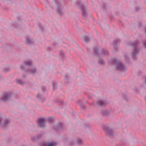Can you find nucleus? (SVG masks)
<instances>
[{
    "label": "nucleus",
    "instance_id": "4468645a",
    "mask_svg": "<svg viewBox=\"0 0 146 146\" xmlns=\"http://www.w3.org/2000/svg\"><path fill=\"white\" fill-rule=\"evenodd\" d=\"M53 87H54V86L53 84Z\"/></svg>",
    "mask_w": 146,
    "mask_h": 146
},
{
    "label": "nucleus",
    "instance_id": "39448f33",
    "mask_svg": "<svg viewBox=\"0 0 146 146\" xmlns=\"http://www.w3.org/2000/svg\"><path fill=\"white\" fill-rule=\"evenodd\" d=\"M17 83L21 85L23 84V83L20 79H18L17 80Z\"/></svg>",
    "mask_w": 146,
    "mask_h": 146
},
{
    "label": "nucleus",
    "instance_id": "f257e3e1",
    "mask_svg": "<svg viewBox=\"0 0 146 146\" xmlns=\"http://www.w3.org/2000/svg\"><path fill=\"white\" fill-rule=\"evenodd\" d=\"M113 63L116 66L117 69L118 70H121L123 69V65L120 63H119L118 61L115 59L113 61Z\"/></svg>",
    "mask_w": 146,
    "mask_h": 146
},
{
    "label": "nucleus",
    "instance_id": "20e7f679",
    "mask_svg": "<svg viewBox=\"0 0 146 146\" xmlns=\"http://www.w3.org/2000/svg\"><path fill=\"white\" fill-rule=\"evenodd\" d=\"M98 105L101 106H104L105 105V103L104 102L102 101H99L97 102Z\"/></svg>",
    "mask_w": 146,
    "mask_h": 146
},
{
    "label": "nucleus",
    "instance_id": "f8f14e48",
    "mask_svg": "<svg viewBox=\"0 0 146 146\" xmlns=\"http://www.w3.org/2000/svg\"><path fill=\"white\" fill-rule=\"evenodd\" d=\"M101 61H102V62H100V61H99V63H100V64H102L103 63V61L102 60Z\"/></svg>",
    "mask_w": 146,
    "mask_h": 146
},
{
    "label": "nucleus",
    "instance_id": "6e6552de",
    "mask_svg": "<svg viewBox=\"0 0 146 146\" xmlns=\"http://www.w3.org/2000/svg\"><path fill=\"white\" fill-rule=\"evenodd\" d=\"M32 62L31 61H26L25 63V64L26 65H30L31 64Z\"/></svg>",
    "mask_w": 146,
    "mask_h": 146
},
{
    "label": "nucleus",
    "instance_id": "ddd939ff",
    "mask_svg": "<svg viewBox=\"0 0 146 146\" xmlns=\"http://www.w3.org/2000/svg\"><path fill=\"white\" fill-rule=\"evenodd\" d=\"M85 41L86 42H87V41H86V40H85Z\"/></svg>",
    "mask_w": 146,
    "mask_h": 146
},
{
    "label": "nucleus",
    "instance_id": "0eeeda50",
    "mask_svg": "<svg viewBox=\"0 0 146 146\" xmlns=\"http://www.w3.org/2000/svg\"><path fill=\"white\" fill-rule=\"evenodd\" d=\"M57 11V12L59 13L61 15L62 13V12L61 10L60 9V8L59 7H58L57 9H56Z\"/></svg>",
    "mask_w": 146,
    "mask_h": 146
},
{
    "label": "nucleus",
    "instance_id": "9b49d317",
    "mask_svg": "<svg viewBox=\"0 0 146 146\" xmlns=\"http://www.w3.org/2000/svg\"><path fill=\"white\" fill-rule=\"evenodd\" d=\"M9 123V121L8 120H6V121L5 122H4V124L5 125H6L7 124H8Z\"/></svg>",
    "mask_w": 146,
    "mask_h": 146
},
{
    "label": "nucleus",
    "instance_id": "9d476101",
    "mask_svg": "<svg viewBox=\"0 0 146 146\" xmlns=\"http://www.w3.org/2000/svg\"><path fill=\"white\" fill-rule=\"evenodd\" d=\"M77 142L78 143L80 144L82 142V140L80 139H78L77 140Z\"/></svg>",
    "mask_w": 146,
    "mask_h": 146
},
{
    "label": "nucleus",
    "instance_id": "423d86ee",
    "mask_svg": "<svg viewBox=\"0 0 146 146\" xmlns=\"http://www.w3.org/2000/svg\"><path fill=\"white\" fill-rule=\"evenodd\" d=\"M9 96L4 95L3 96V98L2 99V100L3 101H5L7 100Z\"/></svg>",
    "mask_w": 146,
    "mask_h": 146
},
{
    "label": "nucleus",
    "instance_id": "f03ea898",
    "mask_svg": "<svg viewBox=\"0 0 146 146\" xmlns=\"http://www.w3.org/2000/svg\"><path fill=\"white\" fill-rule=\"evenodd\" d=\"M44 118H40L37 121L38 126L39 127L43 128L44 124Z\"/></svg>",
    "mask_w": 146,
    "mask_h": 146
},
{
    "label": "nucleus",
    "instance_id": "7ed1b4c3",
    "mask_svg": "<svg viewBox=\"0 0 146 146\" xmlns=\"http://www.w3.org/2000/svg\"><path fill=\"white\" fill-rule=\"evenodd\" d=\"M56 142H52L50 143H44V146H56Z\"/></svg>",
    "mask_w": 146,
    "mask_h": 146
},
{
    "label": "nucleus",
    "instance_id": "1a4fd4ad",
    "mask_svg": "<svg viewBox=\"0 0 146 146\" xmlns=\"http://www.w3.org/2000/svg\"><path fill=\"white\" fill-rule=\"evenodd\" d=\"M36 72V70L35 69L32 70H31V73L32 74H34Z\"/></svg>",
    "mask_w": 146,
    "mask_h": 146
}]
</instances>
